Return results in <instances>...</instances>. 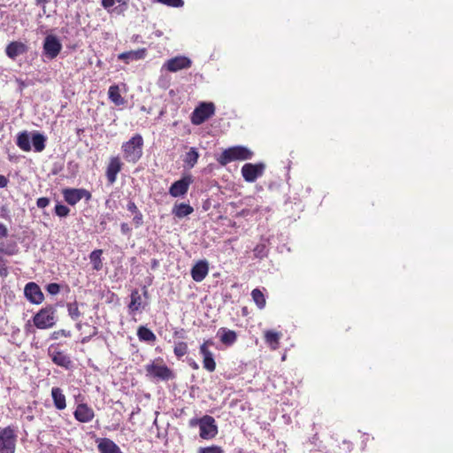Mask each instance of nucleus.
I'll list each match as a JSON object with an SVG mask.
<instances>
[{
    "mask_svg": "<svg viewBox=\"0 0 453 453\" xmlns=\"http://www.w3.org/2000/svg\"><path fill=\"white\" fill-rule=\"evenodd\" d=\"M146 56V50L140 49L137 50H130L122 52L118 56V58L125 61L127 64L129 63L130 60H139L144 58Z\"/></svg>",
    "mask_w": 453,
    "mask_h": 453,
    "instance_id": "nucleus-24",
    "label": "nucleus"
},
{
    "mask_svg": "<svg viewBox=\"0 0 453 453\" xmlns=\"http://www.w3.org/2000/svg\"><path fill=\"white\" fill-rule=\"evenodd\" d=\"M203 365L205 370H207L210 372H212L216 369V362L214 360V357L211 358H203Z\"/></svg>",
    "mask_w": 453,
    "mask_h": 453,
    "instance_id": "nucleus-38",
    "label": "nucleus"
},
{
    "mask_svg": "<svg viewBox=\"0 0 453 453\" xmlns=\"http://www.w3.org/2000/svg\"><path fill=\"white\" fill-rule=\"evenodd\" d=\"M50 202L48 197H40L36 201V205L38 208L43 209L50 204Z\"/></svg>",
    "mask_w": 453,
    "mask_h": 453,
    "instance_id": "nucleus-45",
    "label": "nucleus"
},
{
    "mask_svg": "<svg viewBox=\"0 0 453 453\" xmlns=\"http://www.w3.org/2000/svg\"><path fill=\"white\" fill-rule=\"evenodd\" d=\"M48 357L57 366L65 370H72L73 368V361L70 355L62 350L59 343L50 344L47 349Z\"/></svg>",
    "mask_w": 453,
    "mask_h": 453,
    "instance_id": "nucleus-3",
    "label": "nucleus"
},
{
    "mask_svg": "<svg viewBox=\"0 0 453 453\" xmlns=\"http://www.w3.org/2000/svg\"><path fill=\"white\" fill-rule=\"evenodd\" d=\"M127 210L132 212L133 214H135L139 211L134 201H129L127 205Z\"/></svg>",
    "mask_w": 453,
    "mask_h": 453,
    "instance_id": "nucleus-46",
    "label": "nucleus"
},
{
    "mask_svg": "<svg viewBox=\"0 0 453 453\" xmlns=\"http://www.w3.org/2000/svg\"><path fill=\"white\" fill-rule=\"evenodd\" d=\"M200 437L204 440L214 438L218 434V426L213 417L204 415L202 417V423L199 427Z\"/></svg>",
    "mask_w": 453,
    "mask_h": 453,
    "instance_id": "nucleus-12",
    "label": "nucleus"
},
{
    "mask_svg": "<svg viewBox=\"0 0 453 453\" xmlns=\"http://www.w3.org/2000/svg\"><path fill=\"white\" fill-rule=\"evenodd\" d=\"M192 65V61L185 56H177L165 62L163 68L170 73H176L184 69H188Z\"/></svg>",
    "mask_w": 453,
    "mask_h": 453,
    "instance_id": "nucleus-11",
    "label": "nucleus"
},
{
    "mask_svg": "<svg viewBox=\"0 0 453 453\" xmlns=\"http://www.w3.org/2000/svg\"><path fill=\"white\" fill-rule=\"evenodd\" d=\"M193 211V207L184 203H175L173 208V214L179 219L187 217L190 215Z\"/></svg>",
    "mask_w": 453,
    "mask_h": 453,
    "instance_id": "nucleus-25",
    "label": "nucleus"
},
{
    "mask_svg": "<svg viewBox=\"0 0 453 453\" xmlns=\"http://www.w3.org/2000/svg\"><path fill=\"white\" fill-rule=\"evenodd\" d=\"M99 453H123L120 448L111 439L103 438L98 441Z\"/></svg>",
    "mask_w": 453,
    "mask_h": 453,
    "instance_id": "nucleus-22",
    "label": "nucleus"
},
{
    "mask_svg": "<svg viewBox=\"0 0 453 453\" xmlns=\"http://www.w3.org/2000/svg\"><path fill=\"white\" fill-rule=\"evenodd\" d=\"M188 351V343L185 342H178L173 348V353L178 358H181Z\"/></svg>",
    "mask_w": 453,
    "mask_h": 453,
    "instance_id": "nucleus-34",
    "label": "nucleus"
},
{
    "mask_svg": "<svg viewBox=\"0 0 453 453\" xmlns=\"http://www.w3.org/2000/svg\"><path fill=\"white\" fill-rule=\"evenodd\" d=\"M191 182L192 180L190 176H186L179 180L174 181L169 188V194L173 197H179L184 196L185 194H187Z\"/></svg>",
    "mask_w": 453,
    "mask_h": 453,
    "instance_id": "nucleus-15",
    "label": "nucleus"
},
{
    "mask_svg": "<svg viewBox=\"0 0 453 453\" xmlns=\"http://www.w3.org/2000/svg\"><path fill=\"white\" fill-rule=\"evenodd\" d=\"M27 51L28 46L19 41L11 42L5 48V54L13 60L20 55L26 54Z\"/></svg>",
    "mask_w": 453,
    "mask_h": 453,
    "instance_id": "nucleus-18",
    "label": "nucleus"
},
{
    "mask_svg": "<svg viewBox=\"0 0 453 453\" xmlns=\"http://www.w3.org/2000/svg\"><path fill=\"white\" fill-rule=\"evenodd\" d=\"M281 336V333L273 330H266L264 332L265 342L272 350H276L280 348Z\"/></svg>",
    "mask_w": 453,
    "mask_h": 453,
    "instance_id": "nucleus-21",
    "label": "nucleus"
},
{
    "mask_svg": "<svg viewBox=\"0 0 453 453\" xmlns=\"http://www.w3.org/2000/svg\"><path fill=\"white\" fill-rule=\"evenodd\" d=\"M122 1L123 0H102L101 4L104 9L109 10L116 3H121Z\"/></svg>",
    "mask_w": 453,
    "mask_h": 453,
    "instance_id": "nucleus-44",
    "label": "nucleus"
},
{
    "mask_svg": "<svg viewBox=\"0 0 453 453\" xmlns=\"http://www.w3.org/2000/svg\"><path fill=\"white\" fill-rule=\"evenodd\" d=\"M73 416L81 423H88L95 418V411L87 403H79L73 411Z\"/></svg>",
    "mask_w": 453,
    "mask_h": 453,
    "instance_id": "nucleus-16",
    "label": "nucleus"
},
{
    "mask_svg": "<svg viewBox=\"0 0 453 453\" xmlns=\"http://www.w3.org/2000/svg\"><path fill=\"white\" fill-rule=\"evenodd\" d=\"M49 2V0H35V4L39 6L45 7V4Z\"/></svg>",
    "mask_w": 453,
    "mask_h": 453,
    "instance_id": "nucleus-53",
    "label": "nucleus"
},
{
    "mask_svg": "<svg viewBox=\"0 0 453 453\" xmlns=\"http://www.w3.org/2000/svg\"><path fill=\"white\" fill-rule=\"evenodd\" d=\"M254 156L252 150L247 147L237 145L229 147L222 151V153L217 157V162L221 166H226L234 161H244L251 159Z\"/></svg>",
    "mask_w": 453,
    "mask_h": 453,
    "instance_id": "nucleus-1",
    "label": "nucleus"
},
{
    "mask_svg": "<svg viewBox=\"0 0 453 453\" xmlns=\"http://www.w3.org/2000/svg\"><path fill=\"white\" fill-rule=\"evenodd\" d=\"M192 279L196 282L203 281L209 273V264L206 260H199L191 268Z\"/></svg>",
    "mask_w": 453,
    "mask_h": 453,
    "instance_id": "nucleus-19",
    "label": "nucleus"
},
{
    "mask_svg": "<svg viewBox=\"0 0 453 453\" xmlns=\"http://www.w3.org/2000/svg\"><path fill=\"white\" fill-rule=\"evenodd\" d=\"M157 3L167 5L169 7L179 8L184 5L183 0H155Z\"/></svg>",
    "mask_w": 453,
    "mask_h": 453,
    "instance_id": "nucleus-36",
    "label": "nucleus"
},
{
    "mask_svg": "<svg viewBox=\"0 0 453 453\" xmlns=\"http://www.w3.org/2000/svg\"><path fill=\"white\" fill-rule=\"evenodd\" d=\"M51 397L57 410L62 411L66 408V397L60 388L53 387L51 388Z\"/></svg>",
    "mask_w": 453,
    "mask_h": 453,
    "instance_id": "nucleus-23",
    "label": "nucleus"
},
{
    "mask_svg": "<svg viewBox=\"0 0 453 453\" xmlns=\"http://www.w3.org/2000/svg\"><path fill=\"white\" fill-rule=\"evenodd\" d=\"M43 54L49 59L56 58L62 50V44L57 36L50 35H47L43 42Z\"/></svg>",
    "mask_w": 453,
    "mask_h": 453,
    "instance_id": "nucleus-10",
    "label": "nucleus"
},
{
    "mask_svg": "<svg viewBox=\"0 0 453 453\" xmlns=\"http://www.w3.org/2000/svg\"><path fill=\"white\" fill-rule=\"evenodd\" d=\"M54 211L56 215H58V217H66L70 213V209L67 206L60 203L55 206Z\"/></svg>",
    "mask_w": 453,
    "mask_h": 453,
    "instance_id": "nucleus-37",
    "label": "nucleus"
},
{
    "mask_svg": "<svg viewBox=\"0 0 453 453\" xmlns=\"http://www.w3.org/2000/svg\"><path fill=\"white\" fill-rule=\"evenodd\" d=\"M198 453H224L221 447L212 445L210 447L200 448Z\"/></svg>",
    "mask_w": 453,
    "mask_h": 453,
    "instance_id": "nucleus-39",
    "label": "nucleus"
},
{
    "mask_svg": "<svg viewBox=\"0 0 453 453\" xmlns=\"http://www.w3.org/2000/svg\"><path fill=\"white\" fill-rule=\"evenodd\" d=\"M103 254L102 250H96L92 251L89 255L90 261L93 265V268L96 271H99L103 267V262L101 259V256Z\"/></svg>",
    "mask_w": 453,
    "mask_h": 453,
    "instance_id": "nucleus-33",
    "label": "nucleus"
},
{
    "mask_svg": "<svg viewBox=\"0 0 453 453\" xmlns=\"http://www.w3.org/2000/svg\"><path fill=\"white\" fill-rule=\"evenodd\" d=\"M17 145L23 151L27 152L31 150L30 139L27 132H22L18 134Z\"/></svg>",
    "mask_w": 453,
    "mask_h": 453,
    "instance_id": "nucleus-30",
    "label": "nucleus"
},
{
    "mask_svg": "<svg viewBox=\"0 0 453 453\" xmlns=\"http://www.w3.org/2000/svg\"><path fill=\"white\" fill-rule=\"evenodd\" d=\"M81 325L80 323H79V324H77V328H79V329H80V328H81Z\"/></svg>",
    "mask_w": 453,
    "mask_h": 453,
    "instance_id": "nucleus-56",
    "label": "nucleus"
},
{
    "mask_svg": "<svg viewBox=\"0 0 453 453\" xmlns=\"http://www.w3.org/2000/svg\"><path fill=\"white\" fill-rule=\"evenodd\" d=\"M123 163L119 157H112L106 168V178L110 184H113L117 180L118 173L122 169Z\"/></svg>",
    "mask_w": 453,
    "mask_h": 453,
    "instance_id": "nucleus-17",
    "label": "nucleus"
},
{
    "mask_svg": "<svg viewBox=\"0 0 453 453\" xmlns=\"http://www.w3.org/2000/svg\"><path fill=\"white\" fill-rule=\"evenodd\" d=\"M8 182L9 180L5 176L0 174V188L7 187Z\"/></svg>",
    "mask_w": 453,
    "mask_h": 453,
    "instance_id": "nucleus-51",
    "label": "nucleus"
},
{
    "mask_svg": "<svg viewBox=\"0 0 453 453\" xmlns=\"http://www.w3.org/2000/svg\"><path fill=\"white\" fill-rule=\"evenodd\" d=\"M201 423H202V418H191L188 422V425L189 426L191 427H195L196 426H201Z\"/></svg>",
    "mask_w": 453,
    "mask_h": 453,
    "instance_id": "nucleus-49",
    "label": "nucleus"
},
{
    "mask_svg": "<svg viewBox=\"0 0 453 453\" xmlns=\"http://www.w3.org/2000/svg\"><path fill=\"white\" fill-rule=\"evenodd\" d=\"M199 158V154L196 148H190V150L186 153L184 162L188 166V168H193L195 165L197 163Z\"/></svg>",
    "mask_w": 453,
    "mask_h": 453,
    "instance_id": "nucleus-32",
    "label": "nucleus"
},
{
    "mask_svg": "<svg viewBox=\"0 0 453 453\" xmlns=\"http://www.w3.org/2000/svg\"><path fill=\"white\" fill-rule=\"evenodd\" d=\"M265 165L264 163L244 164L242 167V175L245 181L254 182L264 174Z\"/></svg>",
    "mask_w": 453,
    "mask_h": 453,
    "instance_id": "nucleus-9",
    "label": "nucleus"
},
{
    "mask_svg": "<svg viewBox=\"0 0 453 453\" xmlns=\"http://www.w3.org/2000/svg\"><path fill=\"white\" fill-rule=\"evenodd\" d=\"M133 223L134 226L138 228L143 224V216L142 213L139 211L137 213L134 214Z\"/></svg>",
    "mask_w": 453,
    "mask_h": 453,
    "instance_id": "nucleus-41",
    "label": "nucleus"
},
{
    "mask_svg": "<svg viewBox=\"0 0 453 453\" xmlns=\"http://www.w3.org/2000/svg\"><path fill=\"white\" fill-rule=\"evenodd\" d=\"M67 311L68 315L73 320H77L81 315L79 310L78 303L76 301L67 303Z\"/></svg>",
    "mask_w": 453,
    "mask_h": 453,
    "instance_id": "nucleus-35",
    "label": "nucleus"
},
{
    "mask_svg": "<svg viewBox=\"0 0 453 453\" xmlns=\"http://www.w3.org/2000/svg\"><path fill=\"white\" fill-rule=\"evenodd\" d=\"M137 336L141 342H154L157 340L156 334L145 326H140L137 329Z\"/></svg>",
    "mask_w": 453,
    "mask_h": 453,
    "instance_id": "nucleus-27",
    "label": "nucleus"
},
{
    "mask_svg": "<svg viewBox=\"0 0 453 453\" xmlns=\"http://www.w3.org/2000/svg\"><path fill=\"white\" fill-rule=\"evenodd\" d=\"M189 365L194 369V370H197L199 369V365L196 362V361H192L189 363Z\"/></svg>",
    "mask_w": 453,
    "mask_h": 453,
    "instance_id": "nucleus-55",
    "label": "nucleus"
},
{
    "mask_svg": "<svg viewBox=\"0 0 453 453\" xmlns=\"http://www.w3.org/2000/svg\"><path fill=\"white\" fill-rule=\"evenodd\" d=\"M97 332H98V331H97V328H96V327H94V328H93V333H92L90 335H88V336H86V337L82 338L81 342H82V343H87V342H88L90 341V339H91L93 336H95V335H96V334H97Z\"/></svg>",
    "mask_w": 453,
    "mask_h": 453,
    "instance_id": "nucleus-50",
    "label": "nucleus"
},
{
    "mask_svg": "<svg viewBox=\"0 0 453 453\" xmlns=\"http://www.w3.org/2000/svg\"><path fill=\"white\" fill-rule=\"evenodd\" d=\"M33 322L38 329L52 327L56 323V309L51 305L42 308L33 317Z\"/></svg>",
    "mask_w": 453,
    "mask_h": 453,
    "instance_id": "nucleus-4",
    "label": "nucleus"
},
{
    "mask_svg": "<svg viewBox=\"0 0 453 453\" xmlns=\"http://www.w3.org/2000/svg\"><path fill=\"white\" fill-rule=\"evenodd\" d=\"M19 248L17 244L12 243L7 245L5 248L4 246H0V277L6 278L9 274L8 270V260L4 257V255L13 256L18 254Z\"/></svg>",
    "mask_w": 453,
    "mask_h": 453,
    "instance_id": "nucleus-13",
    "label": "nucleus"
},
{
    "mask_svg": "<svg viewBox=\"0 0 453 453\" xmlns=\"http://www.w3.org/2000/svg\"><path fill=\"white\" fill-rule=\"evenodd\" d=\"M62 195L64 200L72 206L78 203L81 199L88 202L92 198L91 193L85 188H66L62 190Z\"/></svg>",
    "mask_w": 453,
    "mask_h": 453,
    "instance_id": "nucleus-7",
    "label": "nucleus"
},
{
    "mask_svg": "<svg viewBox=\"0 0 453 453\" xmlns=\"http://www.w3.org/2000/svg\"><path fill=\"white\" fill-rule=\"evenodd\" d=\"M215 113V105L211 102H202L193 111L190 121L195 126H199L211 118Z\"/></svg>",
    "mask_w": 453,
    "mask_h": 453,
    "instance_id": "nucleus-5",
    "label": "nucleus"
},
{
    "mask_svg": "<svg viewBox=\"0 0 453 453\" xmlns=\"http://www.w3.org/2000/svg\"><path fill=\"white\" fill-rule=\"evenodd\" d=\"M214 343H213V341L209 339V340H205L201 345H204L206 348H209L210 346H212Z\"/></svg>",
    "mask_w": 453,
    "mask_h": 453,
    "instance_id": "nucleus-54",
    "label": "nucleus"
},
{
    "mask_svg": "<svg viewBox=\"0 0 453 453\" xmlns=\"http://www.w3.org/2000/svg\"><path fill=\"white\" fill-rule=\"evenodd\" d=\"M46 289L50 295H57L60 291V286L58 283H50Z\"/></svg>",
    "mask_w": 453,
    "mask_h": 453,
    "instance_id": "nucleus-42",
    "label": "nucleus"
},
{
    "mask_svg": "<svg viewBox=\"0 0 453 453\" xmlns=\"http://www.w3.org/2000/svg\"><path fill=\"white\" fill-rule=\"evenodd\" d=\"M108 96L110 100L116 105H121L124 104V99L120 95L119 86L112 85L109 88Z\"/></svg>",
    "mask_w": 453,
    "mask_h": 453,
    "instance_id": "nucleus-28",
    "label": "nucleus"
},
{
    "mask_svg": "<svg viewBox=\"0 0 453 453\" xmlns=\"http://www.w3.org/2000/svg\"><path fill=\"white\" fill-rule=\"evenodd\" d=\"M219 341L226 346H232L237 341V334L235 331L226 327H220L217 333Z\"/></svg>",
    "mask_w": 453,
    "mask_h": 453,
    "instance_id": "nucleus-20",
    "label": "nucleus"
},
{
    "mask_svg": "<svg viewBox=\"0 0 453 453\" xmlns=\"http://www.w3.org/2000/svg\"><path fill=\"white\" fill-rule=\"evenodd\" d=\"M251 297L259 310L265 307L266 299L264 293L259 288H254L251 291Z\"/></svg>",
    "mask_w": 453,
    "mask_h": 453,
    "instance_id": "nucleus-29",
    "label": "nucleus"
},
{
    "mask_svg": "<svg viewBox=\"0 0 453 453\" xmlns=\"http://www.w3.org/2000/svg\"><path fill=\"white\" fill-rule=\"evenodd\" d=\"M173 335H174L175 337H179V338L183 339V338H184V329H183V328H181V329H180V330H175V331L173 332Z\"/></svg>",
    "mask_w": 453,
    "mask_h": 453,
    "instance_id": "nucleus-52",
    "label": "nucleus"
},
{
    "mask_svg": "<svg viewBox=\"0 0 453 453\" xmlns=\"http://www.w3.org/2000/svg\"><path fill=\"white\" fill-rule=\"evenodd\" d=\"M147 376L161 380H169L174 378L173 372L165 365L152 362L145 366Z\"/></svg>",
    "mask_w": 453,
    "mask_h": 453,
    "instance_id": "nucleus-8",
    "label": "nucleus"
},
{
    "mask_svg": "<svg viewBox=\"0 0 453 453\" xmlns=\"http://www.w3.org/2000/svg\"><path fill=\"white\" fill-rule=\"evenodd\" d=\"M199 351L200 354L203 356V359L207 357H213L212 352L209 349V348H206L204 345H200Z\"/></svg>",
    "mask_w": 453,
    "mask_h": 453,
    "instance_id": "nucleus-43",
    "label": "nucleus"
},
{
    "mask_svg": "<svg viewBox=\"0 0 453 453\" xmlns=\"http://www.w3.org/2000/svg\"><path fill=\"white\" fill-rule=\"evenodd\" d=\"M120 230L123 234H128L131 232V227L127 223H121L120 225Z\"/></svg>",
    "mask_w": 453,
    "mask_h": 453,
    "instance_id": "nucleus-47",
    "label": "nucleus"
},
{
    "mask_svg": "<svg viewBox=\"0 0 453 453\" xmlns=\"http://www.w3.org/2000/svg\"><path fill=\"white\" fill-rule=\"evenodd\" d=\"M46 137L40 134L35 133L32 136V143L35 149V151L41 152L45 149Z\"/></svg>",
    "mask_w": 453,
    "mask_h": 453,
    "instance_id": "nucleus-31",
    "label": "nucleus"
},
{
    "mask_svg": "<svg viewBox=\"0 0 453 453\" xmlns=\"http://www.w3.org/2000/svg\"><path fill=\"white\" fill-rule=\"evenodd\" d=\"M17 435L11 426L0 430V453H15Z\"/></svg>",
    "mask_w": 453,
    "mask_h": 453,
    "instance_id": "nucleus-6",
    "label": "nucleus"
},
{
    "mask_svg": "<svg viewBox=\"0 0 453 453\" xmlns=\"http://www.w3.org/2000/svg\"><path fill=\"white\" fill-rule=\"evenodd\" d=\"M143 138L140 134H134L127 142H123L121 150L127 162L136 163L142 156Z\"/></svg>",
    "mask_w": 453,
    "mask_h": 453,
    "instance_id": "nucleus-2",
    "label": "nucleus"
},
{
    "mask_svg": "<svg viewBox=\"0 0 453 453\" xmlns=\"http://www.w3.org/2000/svg\"><path fill=\"white\" fill-rule=\"evenodd\" d=\"M25 296L32 303L40 304L44 299V296L40 287L35 282H28L24 288Z\"/></svg>",
    "mask_w": 453,
    "mask_h": 453,
    "instance_id": "nucleus-14",
    "label": "nucleus"
},
{
    "mask_svg": "<svg viewBox=\"0 0 453 453\" xmlns=\"http://www.w3.org/2000/svg\"><path fill=\"white\" fill-rule=\"evenodd\" d=\"M60 337H71V332L65 329L55 331L51 334V339L58 340Z\"/></svg>",
    "mask_w": 453,
    "mask_h": 453,
    "instance_id": "nucleus-40",
    "label": "nucleus"
},
{
    "mask_svg": "<svg viewBox=\"0 0 453 453\" xmlns=\"http://www.w3.org/2000/svg\"><path fill=\"white\" fill-rule=\"evenodd\" d=\"M8 235V229L3 223H0V239Z\"/></svg>",
    "mask_w": 453,
    "mask_h": 453,
    "instance_id": "nucleus-48",
    "label": "nucleus"
},
{
    "mask_svg": "<svg viewBox=\"0 0 453 453\" xmlns=\"http://www.w3.org/2000/svg\"><path fill=\"white\" fill-rule=\"evenodd\" d=\"M130 303L128 304V311L130 313L140 311L142 308V302L141 295L137 289H134L130 295Z\"/></svg>",
    "mask_w": 453,
    "mask_h": 453,
    "instance_id": "nucleus-26",
    "label": "nucleus"
}]
</instances>
